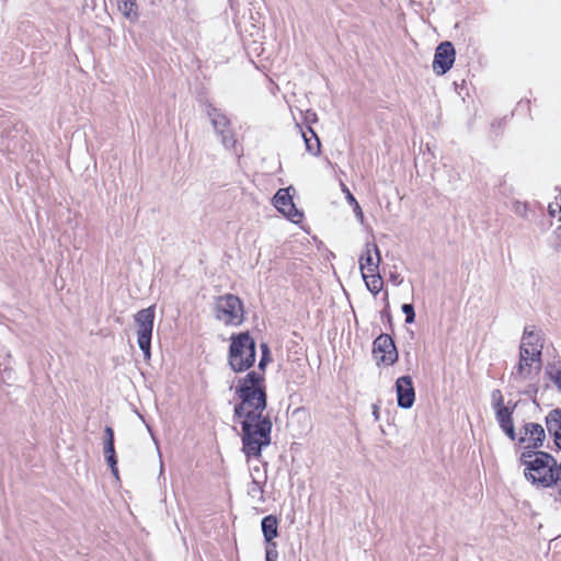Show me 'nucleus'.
<instances>
[{
    "instance_id": "23",
    "label": "nucleus",
    "mask_w": 561,
    "mask_h": 561,
    "mask_svg": "<svg viewBox=\"0 0 561 561\" xmlns=\"http://www.w3.org/2000/svg\"><path fill=\"white\" fill-rule=\"evenodd\" d=\"M549 380H551L561 393V368H556L553 364H548L545 371Z\"/></svg>"
},
{
    "instance_id": "2",
    "label": "nucleus",
    "mask_w": 561,
    "mask_h": 561,
    "mask_svg": "<svg viewBox=\"0 0 561 561\" xmlns=\"http://www.w3.org/2000/svg\"><path fill=\"white\" fill-rule=\"evenodd\" d=\"M519 462L525 467V479L533 485L557 486V459L548 451L526 448L519 456Z\"/></svg>"
},
{
    "instance_id": "9",
    "label": "nucleus",
    "mask_w": 561,
    "mask_h": 561,
    "mask_svg": "<svg viewBox=\"0 0 561 561\" xmlns=\"http://www.w3.org/2000/svg\"><path fill=\"white\" fill-rule=\"evenodd\" d=\"M291 188L293 186L279 188L273 197V203L277 210L284 214L287 219L294 224H298L301 221L304 213L296 207L293 196L289 193Z\"/></svg>"
},
{
    "instance_id": "18",
    "label": "nucleus",
    "mask_w": 561,
    "mask_h": 561,
    "mask_svg": "<svg viewBox=\"0 0 561 561\" xmlns=\"http://www.w3.org/2000/svg\"><path fill=\"white\" fill-rule=\"evenodd\" d=\"M306 150L313 154L319 156L321 152V142L312 127L307 126V131H301Z\"/></svg>"
},
{
    "instance_id": "13",
    "label": "nucleus",
    "mask_w": 561,
    "mask_h": 561,
    "mask_svg": "<svg viewBox=\"0 0 561 561\" xmlns=\"http://www.w3.org/2000/svg\"><path fill=\"white\" fill-rule=\"evenodd\" d=\"M381 262V254L376 243L367 242L365 245V252L359 257V268L362 274L367 268L369 273L379 271V264Z\"/></svg>"
},
{
    "instance_id": "35",
    "label": "nucleus",
    "mask_w": 561,
    "mask_h": 561,
    "mask_svg": "<svg viewBox=\"0 0 561 561\" xmlns=\"http://www.w3.org/2000/svg\"><path fill=\"white\" fill-rule=\"evenodd\" d=\"M293 417H299V419L302 417L304 420H307L308 413L304 408H298L293 412Z\"/></svg>"
},
{
    "instance_id": "44",
    "label": "nucleus",
    "mask_w": 561,
    "mask_h": 561,
    "mask_svg": "<svg viewBox=\"0 0 561 561\" xmlns=\"http://www.w3.org/2000/svg\"><path fill=\"white\" fill-rule=\"evenodd\" d=\"M343 191H344V193L347 194L348 188L345 185H343Z\"/></svg>"
},
{
    "instance_id": "41",
    "label": "nucleus",
    "mask_w": 561,
    "mask_h": 561,
    "mask_svg": "<svg viewBox=\"0 0 561 561\" xmlns=\"http://www.w3.org/2000/svg\"><path fill=\"white\" fill-rule=\"evenodd\" d=\"M374 415L376 417V420H378V408L376 405H374Z\"/></svg>"
},
{
    "instance_id": "26",
    "label": "nucleus",
    "mask_w": 561,
    "mask_h": 561,
    "mask_svg": "<svg viewBox=\"0 0 561 561\" xmlns=\"http://www.w3.org/2000/svg\"><path fill=\"white\" fill-rule=\"evenodd\" d=\"M542 350L543 348L536 347V348H533L530 351V355H529L530 364L533 365V363H539V366H535L536 373H539L541 370V366H542Z\"/></svg>"
},
{
    "instance_id": "17",
    "label": "nucleus",
    "mask_w": 561,
    "mask_h": 561,
    "mask_svg": "<svg viewBox=\"0 0 561 561\" xmlns=\"http://www.w3.org/2000/svg\"><path fill=\"white\" fill-rule=\"evenodd\" d=\"M279 520L276 515H266L261 520V530L264 539H275L278 537Z\"/></svg>"
},
{
    "instance_id": "15",
    "label": "nucleus",
    "mask_w": 561,
    "mask_h": 561,
    "mask_svg": "<svg viewBox=\"0 0 561 561\" xmlns=\"http://www.w3.org/2000/svg\"><path fill=\"white\" fill-rule=\"evenodd\" d=\"M530 348L524 347V345L519 346V360L516 366V371L512 373V376L515 379H526L528 378L531 369V364L529 360Z\"/></svg>"
},
{
    "instance_id": "39",
    "label": "nucleus",
    "mask_w": 561,
    "mask_h": 561,
    "mask_svg": "<svg viewBox=\"0 0 561 561\" xmlns=\"http://www.w3.org/2000/svg\"><path fill=\"white\" fill-rule=\"evenodd\" d=\"M390 279L396 285H400L402 283V278H400V276L397 274H391Z\"/></svg>"
},
{
    "instance_id": "6",
    "label": "nucleus",
    "mask_w": 561,
    "mask_h": 561,
    "mask_svg": "<svg viewBox=\"0 0 561 561\" xmlns=\"http://www.w3.org/2000/svg\"><path fill=\"white\" fill-rule=\"evenodd\" d=\"M206 113L209 117L215 133L220 137L221 144L231 149L236 146V138L230 128V119L211 103H206Z\"/></svg>"
},
{
    "instance_id": "1",
    "label": "nucleus",
    "mask_w": 561,
    "mask_h": 561,
    "mask_svg": "<svg viewBox=\"0 0 561 561\" xmlns=\"http://www.w3.org/2000/svg\"><path fill=\"white\" fill-rule=\"evenodd\" d=\"M239 402L233 408V421L241 426V451L247 460L259 459L265 447L272 443L273 423L267 408V390L265 376L250 370L244 377L238 379L234 390Z\"/></svg>"
},
{
    "instance_id": "37",
    "label": "nucleus",
    "mask_w": 561,
    "mask_h": 561,
    "mask_svg": "<svg viewBox=\"0 0 561 561\" xmlns=\"http://www.w3.org/2000/svg\"><path fill=\"white\" fill-rule=\"evenodd\" d=\"M110 469H111V472L112 474L118 480V468H117V462H114L112 465H108Z\"/></svg>"
},
{
    "instance_id": "22",
    "label": "nucleus",
    "mask_w": 561,
    "mask_h": 561,
    "mask_svg": "<svg viewBox=\"0 0 561 561\" xmlns=\"http://www.w3.org/2000/svg\"><path fill=\"white\" fill-rule=\"evenodd\" d=\"M261 358L257 364L259 373L264 375L266 366L273 360L271 348L267 343L263 342L260 345Z\"/></svg>"
},
{
    "instance_id": "32",
    "label": "nucleus",
    "mask_w": 561,
    "mask_h": 561,
    "mask_svg": "<svg viewBox=\"0 0 561 561\" xmlns=\"http://www.w3.org/2000/svg\"><path fill=\"white\" fill-rule=\"evenodd\" d=\"M304 121L305 123L310 126V124H313V123H317L318 122V115L316 112L311 111V110H308L306 113H305V116H304Z\"/></svg>"
},
{
    "instance_id": "45",
    "label": "nucleus",
    "mask_w": 561,
    "mask_h": 561,
    "mask_svg": "<svg viewBox=\"0 0 561 561\" xmlns=\"http://www.w3.org/2000/svg\"><path fill=\"white\" fill-rule=\"evenodd\" d=\"M514 403H515V402H513V401H508V402H507V405H508V407H513V404H514Z\"/></svg>"
},
{
    "instance_id": "42",
    "label": "nucleus",
    "mask_w": 561,
    "mask_h": 561,
    "mask_svg": "<svg viewBox=\"0 0 561 561\" xmlns=\"http://www.w3.org/2000/svg\"><path fill=\"white\" fill-rule=\"evenodd\" d=\"M253 471L259 473L260 472V468L259 467H254Z\"/></svg>"
},
{
    "instance_id": "5",
    "label": "nucleus",
    "mask_w": 561,
    "mask_h": 561,
    "mask_svg": "<svg viewBox=\"0 0 561 561\" xmlns=\"http://www.w3.org/2000/svg\"><path fill=\"white\" fill-rule=\"evenodd\" d=\"M154 310L156 306H149L139 310L135 314V322L137 329V343L141 350L144 357L149 359L151 356V337L154 322Z\"/></svg>"
},
{
    "instance_id": "24",
    "label": "nucleus",
    "mask_w": 561,
    "mask_h": 561,
    "mask_svg": "<svg viewBox=\"0 0 561 561\" xmlns=\"http://www.w3.org/2000/svg\"><path fill=\"white\" fill-rule=\"evenodd\" d=\"M103 454L107 465L118 462L115 444H103Z\"/></svg>"
},
{
    "instance_id": "31",
    "label": "nucleus",
    "mask_w": 561,
    "mask_h": 561,
    "mask_svg": "<svg viewBox=\"0 0 561 561\" xmlns=\"http://www.w3.org/2000/svg\"><path fill=\"white\" fill-rule=\"evenodd\" d=\"M491 399H492L493 408L504 404V399H503L502 392L499 389H495L492 391Z\"/></svg>"
},
{
    "instance_id": "36",
    "label": "nucleus",
    "mask_w": 561,
    "mask_h": 561,
    "mask_svg": "<svg viewBox=\"0 0 561 561\" xmlns=\"http://www.w3.org/2000/svg\"><path fill=\"white\" fill-rule=\"evenodd\" d=\"M527 210V204H517L515 211L520 215L525 216V213Z\"/></svg>"
},
{
    "instance_id": "4",
    "label": "nucleus",
    "mask_w": 561,
    "mask_h": 561,
    "mask_svg": "<svg viewBox=\"0 0 561 561\" xmlns=\"http://www.w3.org/2000/svg\"><path fill=\"white\" fill-rule=\"evenodd\" d=\"M215 318L226 325H240L244 321L242 300L232 294L218 296L215 302Z\"/></svg>"
},
{
    "instance_id": "29",
    "label": "nucleus",
    "mask_w": 561,
    "mask_h": 561,
    "mask_svg": "<svg viewBox=\"0 0 561 561\" xmlns=\"http://www.w3.org/2000/svg\"><path fill=\"white\" fill-rule=\"evenodd\" d=\"M552 236H553V249L554 251L557 252H561V226H558L553 232H552Z\"/></svg>"
},
{
    "instance_id": "46",
    "label": "nucleus",
    "mask_w": 561,
    "mask_h": 561,
    "mask_svg": "<svg viewBox=\"0 0 561 561\" xmlns=\"http://www.w3.org/2000/svg\"><path fill=\"white\" fill-rule=\"evenodd\" d=\"M265 561H276V560H270V559H265Z\"/></svg>"
},
{
    "instance_id": "38",
    "label": "nucleus",
    "mask_w": 561,
    "mask_h": 561,
    "mask_svg": "<svg viewBox=\"0 0 561 561\" xmlns=\"http://www.w3.org/2000/svg\"><path fill=\"white\" fill-rule=\"evenodd\" d=\"M265 559L276 560L278 559V551H272L265 553Z\"/></svg>"
},
{
    "instance_id": "16",
    "label": "nucleus",
    "mask_w": 561,
    "mask_h": 561,
    "mask_svg": "<svg viewBox=\"0 0 561 561\" xmlns=\"http://www.w3.org/2000/svg\"><path fill=\"white\" fill-rule=\"evenodd\" d=\"M524 347H540L543 348L545 337L541 331H536L534 325H527L524 329L522 344Z\"/></svg>"
},
{
    "instance_id": "11",
    "label": "nucleus",
    "mask_w": 561,
    "mask_h": 561,
    "mask_svg": "<svg viewBox=\"0 0 561 561\" xmlns=\"http://www.w3.org/2000/svg\"><path fill=\"white\" fill-rule=\"evenodd\" d=\"M398 407L404 410L411 409L415 402V389L411 376H401L396 380Z\"/></svg>"
},
{
    "instance_id": "25",
    "label": "nucleus",
    "mask_w": 561,
    "mask_h": 561,
    "mask_svg": "<svg viewBox=\"0 0 561 561\" xmlns=\"http://www.w3.org/2000/svg\"><path fill=\"white\" fill-rule=\"evenodd\" d=\"M346 201L348 202L350 205H352L356 218L363 224L364 213L358 202L350 191H347Z\"/></svg>"
},
{
    "instance_id": "33",
    "label": "nucleus",
    "mask_w": 561,
    "mask_h": 561,
    "mask_svg": "<svg viewBox=\"0 0 561 561\" xmlns=\"http://www.w3.org/2000/svg\"><path fill=\"white\" fill-rule=\"evenodd\" d=\"M265 543V553L277 551V543L274 541V539H264Z\"/></svg>"
},
{
    "instance_id": "43",
    "label": "nucleus",
    "mask_w": 561,
    "mask_h": 561,
    "mask_svg": "<svg viewBox=\"0 0 561 561\" xmlns=\"http://www.w3.org/2000/svg\"><path fill=\"white\" fill-rule=\"evenodd\" d=\"M560 484V488L558 489V495L561 496V483Z\"/></svg>"
},
{
    "instance_id": "19",
    "label": "nucleus",
    "mask_w": 561,
    "mask_h": 561,
    "mask_svg": "<svg viewBox=\"0 0 561 561\" xmlns=\"http://www.w3.org/2000/svg\"><path fill=\"white\" fill-rule=\"evenodd\" d=\"M119 12L131 23L139 20L138 4L136 0H117Z\"/></svg>"
},
{
    "instance_id": "40",
    "label": "nucleus",
    "mask_w": 561,
    "mask_h": 561,
    "mask_svg": "<svg viewBox=\"0 0 561 561\" xmlns=\"http://www.w3.org/2000/svg\"><path fill=\"white\" fill-rule=\"evenodd\" d=\"M504 124H505L504 118L503 119H499V121L492 123V127L493 128H495V127L503 128Z\"/></svg>"
},
{
    "instance_id": "27",
    "label": "nucleus",
    "mask_w": 561,
    "mask_h": 561,
    "mask_svg": "<svg viewBox=\"0 0 561 561\" xmlns=\"http://www.w3.org/2000/svg\"><path fill=\"white\" fill-rule=\"evenodd\" d=\"M401 310L405 316V323L412 324L415 321V310L412 304H403Z\"/></svg>"
},
{
    "instance_id": "14",
    "label": "nucleus",
    "mask_w": 561,
    "mask_h": 561,
    "mask_svg": "<svg viewBox=\"0 0 561 561\" xmlns=\"http://www.w3.org/2000/svg\"><path fill=\"white\" fill-rule=\"evenodd\" d=\"M546 426L558 450H561V409H552L546 415Z\"/></svg>"
},
{
    "instance_id": "7",
    "label": "nucleus",
    "mask_w": 561,
    "mask_h": 561,
    "mask_svg": "<svg viewBox=\"0 0 561 561\" xmlns=\"http://www.w3.org/2000/svg\"><path fill=\"white\" fill-rule=\"evenodd\" d=\"M373 354L377 359V364L386 366L393 365L399 353L392 336L388 333H380L373 342Z\"/></svg>"
},
{
    "instance_id": "10",
    "label": "nucleus",
    "mask_w": 561,
    "mask_h": 561,
    "mask_svg": "<svg viewBox=\"0 0 561 561\" xmlns=\"http://www.w3.org/2000/svg\"><path fill=\"white\" fill-rule=\"evenodd\" d=\"M455 58L456 50L451 42L445 41L438 44L433 60L434 72L438 76L447 73L451 69Z\"/></svg>"
},
{
    "instance_id": "8",
    "label": "nucleus",
    "mask_w": 561,
    "mask_h": 561,
    "mask_svg": "<svg viewBox=\"0 0 561 561\" xmlns=\"http://www.w3.org/2000/svg\"><path fill=\"white\" fill-rule=\"evenodd\" d=\"M546 440V432L539 423H525L520 428V437L518 438V446H523L524 450H540Z\"/></svg>"
},
{
    "instance_id": "12",
    "label": "nucleus",
    "mask_w": 561,
    "mask_h": 561,
    "mask_svg": "<svg viewBox=\"0 0 561 561\" xmlns=\"http://www.w3.org/2000/svg\"><path fill=\"white\" fill-rule=\"evenodd\" d=\"M516 405L517 403H514L513 407L502 404L493 408L500 428L511 440L517 439V434L513 422V413Z\"/></svg>"
},
{
    "instance_id": "30",
    "label": "nucleus",
    "mask_w": 561,
    "mask_h": 561,
    "mask_svg": "<svg viewBox=\"0 0 561 561\" xmlns=\"http://www.w3.org/2000/svg\"><path fill=\"white\" fill-rule=\"evenodd\" d=\"M103 444H115V435L112 426L106 425L104 427Z\"/></svg>"
},
{
    "instance_id": "3",
    "label": "nucleus",
    "mask_w": 561,
    "mask_h": 561,
    "mask_svg": "<svg viewBox=\"0 0 561 561\" xmlns=\"http://www.w3.org/2000/svg\"><path fill=\"white\" fill-rule=\"evenodd\" d=\"M256 360V342L249 331L232 333L228 348V366L234 373H244Z\"/></svg>"
},
{
    "instance_id": "28",
    "label": "nucleus",
    "mask_w": 561,
    "mask_h": 561,
    "mask_svg": "<svg viewBox=\"0 0 561 561\" xmlns=\"http://www.w3.org/2000/svg\"><path fill=\"white\" fill-rule=\"evenodd\" d=\"M380 316L382 321L387 322L390 327V330L393 331L392 314L390 312L389 302H387L386 307L381 310Z\"/></svg>"
},
{
    "instance_id": "34",
    "label": "nucleus",
    "mask_w": 561,
    "mask_h": 561,
    "mask_svg": "<svg viewBox=\"0 0 561 561\" xmlns=\"http://www.w3.org/2000/svg\"><path fill=\"white\" fill-rule=\"evenodd\" d=\"M538 392V386L535 383L528 385L527 389L524 391V393L528 397H536Z\"/></svg>"
},
{
    "instance_id": "21",
    "label": "nucleus",
    "mask_w": 561,
    "mask_h": 561,
    "mask_svg": "<svg viewBox=\"0 0 561 561\" xmlns=\"http://www.w3.org/2000/svg\"><path fill=\"white\" fill-rule=\"evenodd\" d=\"M266 474H264L263 477V480H259L256 479L255 477L252 478V481L248 488V494L251 496V497H259V501L261 503H263L265 500H264V485L266 483Z\"/></svg>"
},
{
    "instance_id": "20",
    "label": "nucleus",
    "mask_w": 561,
    "mask_h": 561,
    "mask_svg": "<svg viewBox=\"0 0 561 561\" xmlns=\"http://www.w3.org/2000/svg\"><path fill=\"white\" fill-rule=\"evenodd\" d=\"M362 276H363V279L365 282V285H366L367 289L374 296H376L382 289L383 280H382V277L379 274V271L373 272V273H370V275H367V274L363 273Z\"/></svg>"
}]
</instances>
